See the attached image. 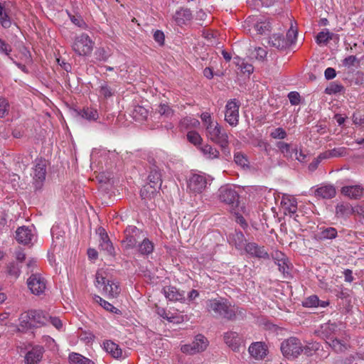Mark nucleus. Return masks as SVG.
<instances>
[{
	"label": "nucleus",
	"mask_w": 364,
	"mask_h": 364,
	"mask_svg": "<svg viewBox=\"0 0 364 364\" xmlns=\"http://www.w3.org/2000/svg\"><path fill=\"white\" fill-rule=\"evenodd\" d=\"M337 233V230L334 228H324L321 232V238L332 240L336 237Z\"/></svg>",
	"instance_id": "37998d69"
},
{
	"label": "nucleus",
	"mask_w": 364,
	"mask_h": 364,
	"mask_svg": "<svg viewBox=\"0 0 364 364\" xmlns=\"http://www.w3.org/2000/svg\"><path fill=\"white\" fill-rule=\"evenodd\" d=\"M355 63L358 64L359 60L355 55H349L343 60V65L348 68L354 66Z\"/></svg>",
	"instance_id": "13d9d810"
},
{
	"label": "nucleus",
	"mask_w": 364,
	"mask_h": 364,
	"mask_svg": "<svg viewBox=\"0 0 364 364\" xmlns=\"http://www.w3.org/2000/svg\"><path fill=\"white\" fill-rule=\"evenodd\" d=\"M254 28L258 34H267L271 30V25L268 21L257 22L254 24Z\"/></svg>",
	"instance_id": "58836bf2"
},
{
	"label": "nucleus",
	"mask_w": 364,
	"mask_h": 364,
	"mask_svg": "<svg viewBox=\"0 0 364 364\" xmlns=\"http://www.w3.org/2000/svg\"><path fill=\"white\" fill-rule=\"evenodd\" d=\"M162 292L165 297L170 301H182L185 299L184 291H181L176 287L173 286H166L163 288Z\"/></svg>",
	"instance_id": "6ab92c4d"
},
{
	"label": "nucleus",
	"mask_w": 364,
	"mask_h": 364,
	"mask_svg": "<svg viewBox=\"0 0 364 364\" xmlns=\"http://www.w3.org/2000/svg\"><path fill=\"white\" fill-rule=\"evenodd\" d=\"M11 51L12 48L11 45L0 38V54L9 55Z\"/></svg>",
	"instance_id": "6e6d98bb"
},
{
	"label": "nucleus",
	"mask_w": 364,
	"mask_h": 364,
	"mask_svg": "<svg viewBox=\"0 0 364 364\" xmlns=\"http://www.w3.org/2000/svg\"><path fill=\"white\" fill-rule=\"evenodd\" d=\"M206 309L215 317L234 320L237 314H242V311L235 306H232L226 299H215L206 301Z\"/></svg>",
	"instance_id": "f03ea898"
},
{
	"label": "nucleus",
	"mask_w": 364,
	"mask_h": 364,
	"mask_svg": "<svg viewBox=\"0 0 364 364\" xmlns=\"http://www.w3.org/2000/svg\"><path fill=\"white\" fill-rule=\"evenodd\" d=\"M157 112L165 118H171L173 115V110L168 104L161 103L159 105Z\"/></svg>",
	"instance_id": "ea45409f"
},
{
	"label": "nucleus",
	"mask_w": 364,
	"mask_h": 364,
	"mask_svg": "<svg viewBox=\"0 0 364 364\" xmlns=\"http://www.w3.org/2000/svg\"><path fill=\"white\" fill-rule=\"evenodd\" d=\"M346 153L345 148H334L331 150H328L320 154V158L329 159L331 157H338L344 155Z\"/></svg>",
	"instance_id": "e433bc0d"
},
{
	"label": "nucleus",
	"mask_w": 364,
	"mask_h": 364,
	"mask_svg": "<svg viewBox=\"0 0 364 364\" xmlns=\"http://www.w3.org/2000/svg\"><path fill=\"white\" fill-rule=\"evenodd\" d=\"M218 197L220 202L235 209L239 205V194L235 189L230 186H221L218 191Z\"/></svg>",
	"instance_id": "39448f33"
},
{
	"label": "nucleus",
	"mask_w": 364,
	"mask_h": 364,
	"mask_svg": "<svg viewBox=\"0 0 364 364\" xmlns=\"http://www.w3.org/2000/svg\"><path fill=\"white\" fill-rule=\"evenodd\" d=\"M137 251L142 255H149L154 251V244L145 236L139 242L136 246Z\"/></svg>",
	"instance_id": "c85d7f7f"
},
{
	"label": "nucleus",
	"mask_w": 364,
	"mask_h": 364,
	"mask_svg": "<svg viewBox=\"0 0 364 364\" xmlns=\"http://www.w3.org/2000/svg\"><path fill=\"white\" fill-rule=\"evenodd\" d=\"M148 184L151 185V188L160 189L162 183L161 173L159 168L154 166L151 168L148 178Z\"/></svg>",
	"instance_id": "412c9836"
},
{
	"label": "nucleus",
	"mask_w": 364,
	"mask_h": 364,
	"mask_svg": "<svg viewBox=\"0 0 364 364\" xmlns=\"http://www.w3.org/2000/svg\"><path fill=\"white\" fill-rule=\"evenodd\" d=\"M97 232L100 235V244L99 248L100 250L103 251L106 255L110 256L115 255L114 248L111 240L109 238L107 233L105 232V229L102 228H100L97 230Z\"/></svg>",
	"instance_id": "4468645a"
},
{
	"label": "nucleus",
	"mask_w": 364,
	"mask_h": 364,
	"mask_svg": "<svg viewBox=\"0 0 364 364\" xmlns=\"http://www.w3.org/2000/svg\"><path fill=\"white\" fill-rule=\"evenodd\" d=\"M69 360L74 364H95L92 360L77 353H71L69 355Z\"/></svg>",
	"instance_id": "473e14b6"
},
{
	"label": "nucleus",
	"mask_w": 364,
	"mask_h": 364,
	"mask_svg": "<svg viewBox=\"0 0 364 364\" xmlns=\"http://www.w3.org/2000/svg\"><path fill=\"white\" fill-rule=\"evenodd\" d=\"M224 341L225 343L233 350H237L242 343V339L238 333L234 331H229L225 333Z\"/></svg>",
	"instance_id": "393cba45"
},
{
	"label": "nucleus",
	"mask_w": 364,
	"mask_h": 364,
	"mask_svg": "<svg viewBox=\"0 0 364 364\" xmlns=\"http://www.w3.org/2000/svg\"><path fill=\"white\" fill-rule=\"evenodd\" d=\"M187 139L189 142L196 146L200 144L203 140L200 135L196 131L188 132L187 134Z\"/></svg>",
	"instance_id": "de8ad7c7"
},
{
	"label": "nucleus",
	"mask_w": 364,
	"mask_h": 364,
	"mask_svg": "<svg viewBox=\"0 0 364 364\" xmlns=\"http://www.w3.org/2000/svg\"><path fill=\"white\" fill-rule=\"evenodd\" d=\"M94 43L85 33L76 36L73 43V49L79 55H88L93 49Z\"/></svg>",
	"instance_id": "423d86ee"
},
{
	"label": "nucleus",
	"mask_w": 364,
	"mask_h": 364,
	"mask_svg": "<svg viewBox=\"0 0 364 364\" xmlns=\"http://www.w3.org/2000/svg\"><path fill=\"white\" fill-rule=\"evenodd\" d=\"M240 102L236 99L228 101L225 105V120L232 127H236L239 122Z\"/></svg>",
	"instance_id": "0eeeda50"
},
{
	"label": "nucleus",
	"mask_w": 364,
	"mask_h": 364,
	"mask_svg": "<svg viewBox=\"0 0 364 364\" xmlns=\"http://www.w3.org/2000/svg\"><path fill=\"white\" fill-rule=\"evenodd\" d=\"M49 315L42 310L31 309L23 312L19 316L18 331L39 328L48 323Z\"/></svg>",
	"instance_id": "f257e3e1"
},
{
	"label": "nucleus",
	"mask_w": 364,
	"mask_h": 364,
	"mask_svg": "<svg viewBox=\"0 0 364 364\" xmlns=\"http://www.w3.org/2000/svg\"><path fill=\"white\" fill-rule=\"evenodd\" d=\"M341 192L350 199H360L364 194V188L360 185L343 186Z\"/></svg>",
	"instance_id": "a211bd4d"
},
{
	"label": "nucleus",
	"mask_w": 364,
	"mask_h": 364,
	"mask_svg": "<svg viewBox=\"0 0 364 364\" xmlns=\"http://www.w3.org/2000/svg\"><path fill=\"white\" fill-rule=\"evenodd\" d=\"M105 350L114 358H121L123 357L122 350L119 346L111 341H106L103 343Z\"/></svg>",
	"instance_id": "cd10ccee"
},
{
	"label": "nucleus",
	"mask_w": 364,
	"mask_h": 364,
	"mask_svg": "<svg viewBox=\"0 0 364 364\" xmlns=\"http://www.w3.org/2000/svg\"><path fill=\"white\" fill-rule=\"evenodd\" d=\"M21 266L16 262H9L5 269L4 273L10 282H15L21 274Z\"/></svg>",
	"instance_id": "b1692460"
},
{
	"label": "nucleus",
	"mask_w": 364,
	"mask_h": 364,
	"mask_svg": "<svg viewBox=\"0 0 364 364\" xmlns=\"http://www.w3.org/2000/svg\"><path fill=\"white\" fill-rule=\"evenodd\" d=\"M156 311L158 315H159L161 317H162L164 319H166L168 321L172 322L173 321V317H169L166 311V310L164 308L156 306Z\"/></svg>",
	"instance_id": "680f3d73"
},
{
	"label": "nucleus",
	"mask_w": 364,
	"mask_h": 364,
	"mask_svg": "<svg viewBox=\"0 0 364 364\" xmlns=\"http://www.w3.org/2000/svg\"><path fill=\"white\" fill-rule=\"evenodd\" d=\"M267 346L262 342L252 343L248 348L250 355L257 360L263 359L267 355Z\"/></svg>",
	"instance_id": "f3484780"
},
{
	"label": "nucleus",
	"mask_w": 364,
	"mask_h": 364,
	"mask_svg": "<svg viewBox=\"0 0 364 364\" xmlns=\"http://www.w3.org/2000/svg\"><path fill=\"white\" fill-rule=\"evenodd\" d=\"M154 38L160 46H163L164 44L165 36L164 33L161 31H156L154 33Z\"/></svg>",
	"instance_id": "052dcab7"
},
{
	"label": "nucleus",
	"mask_w": 364,
	"mask_h": 364,
	"mask_svg": "<svg viewBox=\"0 0 364 364\" xmlns=\"http://www.w3.org/2000/svg\"><path fill=\"white\" fill-rule=\"evenodd\" d=\"M269 43L271 46L279 50H283L289 47L284 36L279 33L273 34L270 36Z\"/></svg>",
	"instance_id": "c756f323"
},
{
	"label": "nucleus",
	"mask_w": 364,
	"mask_h": 364,
	"mask_svg": "<svg viewBox=\"0 0 364 364\" xmlns=\"http://www.w3.org/2000/svg\"><path fill=\"white\" fill-rule=\"evenodd\" d=\"M147 114V110L141 106L135 107L133 112L134 118H135L136 120H143L144 119H146Z\"/></svg>",
	"instance_id": "c03bdc74"
},
{
	"label": "nucleus",
	"mask_w": 364,
	"mask_h": 364,
	"mask_svg": "<svg viewBox=\"0 0 364 364\" xmlns=\"http://www.w3.org/2000/svg\"><path fill=\"white\" fill-rule=\"evenodd\" d=\"M201 120L205 124V129L208 130V127H210V125H215V122L212 120V117L208 112H203L200 115Z\"/></svg>",
	"instance_id": "4d7b16f0"
},
{
	"label": "nucleus",
	"mask_w": 364,
	"mask_h": 364,
	"mask_svg": "<svg viewBox=\"0 0 364 364\" xmlns=\"http://www.w3.org/2000/svg\"><path fill=\"white\" fill-rule=\"evenodd\" d=\"M124 233V238L122 240V246L125 250L136 247V244L144 237L143 231L133 225H129Z\"/></svg>",
	"instance_id": "7ed1b4c3"
},
{
	"label": "nucleus",
	"mask_w": 364,
	"mask_h": 364,
	"mask_svg": "<svg viewBox=\"0 0 364 364\" xmlns=\"http://www.w3.org/2000/svg\"><path fill=\"white\" fill-rule=\"evenodd\" d=\"M255 52V58L259 60H262L267 56V54L266 50L260 47L256 48Z\"/></svg>",
	"instance_id": "69168bd1"
},
{
	"label": "nucleus",
	"mask_w": 364,
	"mask_h": 364,
	"mask_svg": "<svg viewBox=\"0 0 364 364\" xmlns=\"http://www.w3.org/2000/svg\"><path fill=\"white\" fill-rule=\"evenodd\" d=\"M103 291L109 299L116 298L119 294L121 289L117 282L109 280L103 287Z\"/></svg>",
	"instance_id": "bb28decb"
},
{
	"label": "nucleus",
	"mask_w": 364,
	"mask_h": 364,
	"mask_svg": "<svg viewBox=\"0 0 364 364\" xmlns=\"http://www.w3.org/2000/svg\"><path fill=\"white\" fill-rule=\"evenodd\" d=\"M245 250L251 257L257 259H269V255L264 246H260L256 242H248L246 244Z\"/></svg>",
	"instance_id": "ddd939ff"
},
{
	"label": "nucleus",
	"mask_w": 364,
	"mask_h": 364,
	"mask_svg": "<svg viewBox=\"0 0 364 364\" xmlns=\"http://www.w3.org/2000/svg\"><path fill=\"white\" fill-rule=\"evenodd\" d=\"M281 350L284 356L288 359L297 358L304 350L300 340L295 337H290L281 344Z\"/></svg>",
	"instance_id": "20e7f679"
},
{
	"label": "nucleus",
	"mask_w": 364,
	"mask_h": 364,
	"mask_svg": "<svg viewBox=\"0 0 364 364\" xmlns=\"http://www.w3.org/2000/svg\"><path fill=\"white\" fill-rule=\"evenodd\" d=\"M333 33L329 31H321L316 36V43L318 44L327 43L332 39Z\"/></svg>",
	"instance_id": "a18cd8bd"
},
{
	"label": "nucleus",
	"mask_w": 364,
	"mask_h": 364,
	"mask_svg": "<svg viewBox=\"0 0 364 364\" xmlns=\"http://www.w3.org/2000/svg\"><path fill=\"white\" fill-rule=\"evenodd\" d=\"M27 285L31 291L36 295L44 293L46 288L45 279L39 274H32L27 279Z\"/></svg>",
	"instance_id": "9d476101"
},
{
	"label": "nucleus",
	"mask_w": 364,
	"mask_h": 364,
	"mask_svg": "<svg viewBox=\"0 0 364 364\" xmlns=\"http://www.w3.org/2000/svg\"><path fill=\"white\" fill-rule=\"evenodd\" d=\"M33 237L32 230L28 227H19L16 231V239L18 243L28 245L31 242Z\"/></svg>",
	"instance_id": "aec40b11"
},
{
	"label": "nucleus",
	"mask_w": 364,
	"mask_h": 364,
	"mask_svg": "<svg viewBox=\"0 0 364 364\" xmlns=\"http://www.w3.org/2000/svg\"><path fill=\"white\" fill-rule=\"evenodd\" d=\"M234 161L237 165H239L242 167H245V166L248 167L249 166H248L249 161H248L247 156L240 152H237V153L235 154Z\"/></svg>",
	"instance_id": "09e8293b"
},
{
	"label": "nucleus",
	"mask_w": 364,
	"mask_h": 364,
	"mask_svg": "<svg viewBox=\"0 0 364 364\" xmlns=\"http://www.w3.org/2000/svg\"><path fill=\"white\" fill-rule=\"evenodd\" d=\"M277 147L284 154L286 158H292L295 151V149H291L289 144L284 141H277L276 144Z\"/></svg>",
	"instance_id": "2f4dec72"
},
{
	"label": "nucleus",
	"mask_w": 364,
	"mask_h": 364,
	"mask_svg": "<svg viewBox=\"0 0 364 364\" xmlns=\"http://www.w3.org/2000/svg\"><path fill=\"white\" fill-rule=\"evenodd\" d=\"M287 136L286 131L282 127L276 128L270 133V136L275 139H284Z\"/></svg>",
	"instance_id": "5fc2aeb1"
},
{
	"label": "nucleus",
	"mask_w": 364,
	"mask_h": 364,
	"mask_svg": "<svg viewBox=\"0 0 364 364\" xmlns=\"http://www.w3.org/2000/svg\"><path fill=\"white\" fill-rule=\"evenodd\" d=\"M158 189L155 188H151V185H145L140 191V196L143 199L152 198L156 193Z\"/></svg>",
	"instance_id": "a19ab883"
},
{
	"label": "nucleus",
	"mask_w": 364,
	"mask_h": 364,
	"mask_svg": "<svg viewBox=\"0 0 364 364\" xmlns=\"http://www.w3.org/2000/svg\"><path fill=\"white\" fill-rule=\"evenodd\" d=\"M281 203L284 209L285 215L287 214V212L291 216L296 213L297 210V201L294 197L284 195Z\"/></svg>",
	"instance_id": "5701e85b"
},
{
	"label": "nucleus",
	"mask_w": 364,
	"mask_h": 364,
	"mask_svg": "<svg viewBox=\"0 0 364 364\" xmlns=\"http://www.w3.org/2000/svg\"><path fill=\"white\" fill-rule=\"evenodd\" d=\"M193 16L190 9L181 8L177 10L173 16V19L176 23L180 26L186 25L188 22L191 21Z\"/></svg>",
	"instance_id": "4be33fe9"
},
{
	"label": "nucleus",
	"mask_w": 364,
	"mask_h": 364,
	"mask_svg": "<svg viewBox=\"0 0 364 364\" xmlns=\"http://www.w3.org/2000/svg\"><path fill=\"white\" fill-rule=\"evenodd\" d=\"M288 98L292 105H297L300 103V95L297 92H290Z\"/></svg>",
	"instance_id": "bf43d9fd"
},
{
	"label": "nucleus",
	"mask_w": 364,
	"mask_h": 364,
	"mask_svg": "<svg viewBox=\"0 0 364 364\" xmlns=\"http://www.w3.org/2000/svg\"><path fill=\"white\" fill-rule=\"evenodd\" d=\"M100 94L105 98L110 97L114 95V90L106 82L100 86Z\"/></svg>",
	"instance_id": "3c124183"
},
{
	"label": "nucleus",
	"mask_w": 364,
	"mask_h": 364,
	"mask_svg": "<svg viewBox=\"0 0 364 364\" xmlns=\"http://www.w3.org/2000/svg\"><path fill=\"white\" fill-rule=\"evenodd\" d=\"M228 240L231 245L235 246V248L239 250L245 249L247 244L244 234L237 230H235L234 232L229 234Z\"/></svg>",
	"instance_id": "dca6fc26"
},
{
	"label": "nucleus",
	"mask_w": 364,
	"mask_h": 364,
	"mask_svg": "<svg viewBox=\"0 0 364 364\" xmlns=\"http://www.w3.org/2000/svg\"><path fill=\"white\" fill-rule=\"evenodd\" d=\"M44 349L41 346H36L28 350L25 355L26 364H38L43 358Z\"/></svg>",
	"instance_id": "2eb2a0df"
},
{
	"label": "nucleus",
	"mask_w": 364,
	"mask_h": 364,
	"mask_svg": "<svg viewBox=\"0 0 364 364\" xmlns=\"http://www.w3.org/2000/svg\"><path fill=\"white\" fill-rule=\"evenodd\" d=\"M302 305L306 308L317 307L319 306L318 297L316 295H311L302 301Z\"/></svg>",
	"instance_id": "79ce46f5"
},
{
	"label": "nucleus",
	"mask_w": 364,
	"mask_h": 364,
	"mask_svg": "<svg viewBox=\"0 0 364 364\" xmlns=\"http://www.w3.org/2000/svg\"><path fill=\"white\" fill-rule=\"evenodd\" d=\"M277 260L276 264L278 265L279 270L284 274H289V267L286 262L284 254L280 252H276V257H274Z\"/></svg>",
	"instance_id": "f704fd0d"
},
{
	"label": "nucleus",
	"mask_w": 364,
	"mask_h": 364,
	"mask_svg": "<svg viewBox=\"0 0 364 364\" xmlns=\"http://www.w3.org/2000/svg\"><path fill=\"white\" fill-rule=\"evenodd\" d=\"M353 213L354 209L348 203H338L336 207V215L338 218L347 217Z\"/></svg>",
	"instance_id": "7c9ffc66"
},
{
	"label": "nucleus",
	"mask_w": 364,
	"mask_h": 364,
	"mask_svg": "<svg viewBox=\"0 0 364 364\" xmlns=\"http://www.w3.org/2000/svg\"><path fill=\"white\" fill-rule=\"evenodd\" d=\"M207 178L205 175L194 173L188 179V187L194 193H202L207 186Z\"/></svg>",
	"instance_id": "f8f14e48"
},
{
	"label": "nucleus",
	"mask_w": 364,
	"mask_h": 364,
	"mask_svg": "<svg viewBox=\"0 0 364 364\" xmlns=\"http://www.w3.org/2000/svg\"><path fill=\"white\" fill-rule=\"evenodd\" d=\"M208 343V341L207 338L204 336L198 334L195 337V340L191 344L183 345L181 347V350L183 353L195 354L205 350Z\"/></svg>",
	"instance_id": "1a4fd4ad"
},
{
	"label": "nucleus",
	"mask_w": 364,
	"mask_h": 364,
	"mask_svg": "<svg viewBox=\"0 0 364 364\" xmlns=\"http://www.w3.org/2000/svg\"><path fill=\"white\" fill-rule=\"evenodd\" d=\"M241 71L243 73H247L248 75L251 74L254 71V67L252 65L249 63H245L244 62L242 63L240 65Z\"/></svg>",
	"instance_id": "0e129e2a"
},
{
	"label": "nucleus",
	"mask_w": 364,
	"mask_h": 364,
	"mask_svg": "<svg viewBox=\"0 0 364 364\" xmlns=\"http://www.w3.org/2000/svg\"><path fill=\"white\" fill-rule=\"evenodd\" d=\"M9 104L7 100L0 97V118L5 117L9 114Z\"/></svg>",
	"instance_id": "864d4df0"
},
{
	"label": "nucleus",
	"mask_w": 364,
	"mask_h": 364,
	"mask_svg": "<svg viewBox=\"0 0 364 364\" xmlns=\"http://www.w3.org/2000/svg\"><path fill=\"white\" fill-rule=\"evenodd\" d=\"M297 30L291 26L287 33L285 41L287 43L288 46L294 43L297 37Z\"/></svg>",
	"instance_id": "8fccbe9b"
},
{
	"label": "nucleus",
	"mask_w": 364,
	"mask_h": 364,
	"mask_svg": "<svg viewBox=\"0 0 364 364\" xmlns=\"http://www.w3.org/2000/svg\"><path fill=\"white\" fill-rule=\"evenodd\" d=\"M200 151L208 159H215L219 157V151L211 145L205 144L200 148Z\"/></svg>",
	"instance_id": "72a5a7b5"
},
{
	"label": "nucleus",
	"mask_w": 364,
	"mask_h": 364,
	"mask_svg": "<svg viewBox=\"0 0 364 364\" xmlns=\"http://www.w3.org/2000/svg\"><path fill=\"white\" fill-rule=\"evenodd\" d=\"M206 135L213 142L218 145L225 144L228 141L227 132L218 122H215V125L208 127Z\"/></svg>",
	"instance_id": "6e6552de"
},
{
	"label": "nucleus",
	"mask_w": 364,
	"mask_h": 364,
	"mask_svg": "<svg viewBox=\"0 0 364 364\" xmlns=\"http://www.w3.org/2000/svg\"><path fill=\"white\" fill-rule=\"evenodd\" d=\"M329 345L336 352H341L346 348L345 343L338 338L331 339Z\"/></svg>",
	"instance_id": "603ef678"
},
{
	"label": "nucleus",
	"mask_w": 364,
	"mask_h": 364,
	"mask_svg": "<svg viewBox=\"0 0 364 364\" xmlns=\"http://www.w3.org/2000/svg\"><path fill=\"white\" fill-rule=\"evenodd\" d=\"M79 114L89 121H95L98 118L97 111L91 107L84 108L79 112Z\"/></svg>",
	"instance_id": "c9c22d12"
},
{
	"label": "nucleus",
	"mask_w": 364,
	"mask_h": 364,
	"mask_svg": "<svg viewBox=\"0 0 364 364\" xmlns=\"http://www.w3.org/2000/svg\"><path fill=\"white\" fill-rule=\"evenodd\" d=\"M325 77L327 80H331L333 79L336 75V72L334 68H328L326 69L324 72Z\"/></svg>",
	"instance_id": "774afa93"
},
{
	"label": "nucleus",
	"mask_w": 364,
	"mask_h": 364,
	"mask_svg": "<svg viewBox=\"0 0 364 364\" xmlns=\"http://www.w3.org/2000/svg\"><path fill=\"white\" fill-rule=\"evenodd\" d=\"M48 323H50L57 329H60L63 326L62 321L58 317H52L49 316Z\"/></svg>",
	"instance_id": "338daca9"
},
{
	"label": "nucleus",
	"mask_w": 364,
	"mask_h": 364,
	"mask_svg": "<svg viewBox=\"0 0 364 364\" xmlns=\"http://www.w3.org/2000/svg\"><path fill=\"white\" fill-rule=\"evenodd\" d=\"M229 141H228V143L225 144H220L219 145L221 148L223 157L225 160H228L230 158V150L229 149Z\"/></svg>",
	"instance_id": "e2e57ef3"
},
{
	"label": "nucleus",
	"mask_w": 364,
	"mask_h": 364,
	"mask_svg": "<svg viewBox=\"0 0 364 364\" xmlns=\"http://www.w3.org/2000/svg\"><path fill=\"white\" fill-rule=\"evenodd\" d=\"M46 176V162L45 160L38 159L36 161L33 168V183L36 189L41 188Z\"/></svg>",
	"instance_id": "9b49d317"
},
{
	"label": "nucleus",
	"mask_w": 364,
	"mask_h": 364,
	"mask_svg": "<svg viewBox=\"0 0 364 364\" xmlns=\"http://www.w3.org/2000/svg\"><path fill=\"white\" fill-rule=\"evenodd\" d=\"M344 89L341 84L331 82L326 89L325 92L328 95L336 94L341 92Z\"/></svg>",
	"instance_id": "49530a36"
},
{
	"label": "nucleus",
	"mask_w": 364,
	"mask_h": 364,
	"mask_svg": "<svg viewBox=\"0 0 364 364\" xmlns=\"http://www.w3.org/2000/svg\"><path fill=\"white\" fill-rule=\"evenodd\" d=\"M336 189L332 185L321 186L314 191L315 196L323 199L332 198L336 196Z\"/></svg>",
	"instance_id": "a878e982"
},
{
	"label": "nucleus",
	"mask_w": 364,
	"mask_h": 364,
	"mask_svg": "<svg viewBox=\"0 0 364 364\" xmlns=\"http://www.w3.org/2000/svg\"><path fill=\"white\" fill-rule=\"evenodd\" d=\"M0 23L4 28H8L11 26V18L1 3H0Z\"/></svg>",
	"instance_id": "4c0bfd02"
}]
</instances>
